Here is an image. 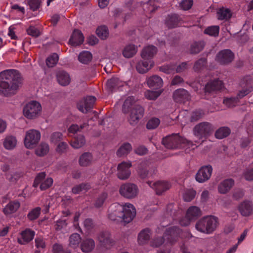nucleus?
Segmentation results:
<instances>
[{
	"label": "nucleus",
	"mask_w": 253,
	"mask_h": 253,
	"mask_svg": "<svg viewBox=\"0 0 253 253\" xmlns=\"http://www.w3.org/2000/svg\"><path fill=\"white\" fill-rule=\"evenodd\" d=\"M2 81L0 82V93L5 96L14 94L22 83L20 73L16 70H6L0 74Z\"/></svg>",
	"instance_id": "nucleus-1"
},
{
	"label": "nucleus",
	"mask_w": 253,
	"mask_h": 253,
	"mask_svg": "<svg viewBox=\"0 0 253 253\" xmlns=\"http://www.w3.org/2000/svg\"><path fill=\"white\" fill-rule=\"evenodd\" d=\"M134 98L130 96L125 100L123 106V111L124 113H128L129 110L131 111L128 121L132 125H135L138 123L144 112L143 108L139 105L134 104Z\"/></svg>",
	"instance_id": "nucleus-2"
},
{
	"label": "nucleus",
	"mask_w": 253,
	"mask_h": 253,
	"mask_svg": "<svg viewBox=\"0 0 253 253\" xmlns=\"http://www.w3.org/2000/svg\"><path fill=\"white\" fill-rule=\"evenodd\" d=\"M163 145L168 149H176L181 148L194 149L192 142L188 141L185 138L180 136L178 133L172 134L164 138L162 140Z\"/></svg>",
	"instance_id": "nucleus-3"
},
{
	"label": "nucleus",
	"mask_w": 253,
	"mask_h": 253,
	"mask_svg": "<svg viewBox=\"0 0 253 253\" xmlns=\"http://www.w3.org/2000/svg\"><path fill=\"white\" fill-rule=\"evenodd\" d=\"M217 226V218L213 216H207L201 219L196 225V229L203 233L210 234Z\"/></svg>",
	"instance_id": "nucleus-4"
},
{
	"label": "nucleus",
	"mask_w": 253,
	"mask_h": 253,
	"mask_svg": "<svg viewBox=\"0 0 253 253\" xmlns=\"http://www.w3.org/2000/svg\"><path fill=\"white\" fill-rule=\"evenodd\" d=\"M42 107L41 104L36 101H32L27 103L23 108L24 116L27 119L33 120L38 118L41 114Z\"/></svg>",
	"instance_id": "nucleus-5"
},
{
	"label": "nucleus",
	"mask_w": 253,
	"mask_h": 253,
	"mask_svg": "<svg viewBox=\"0 0 253 253\" xmlns=\"http://www.w3.org/2000/svg\"><path fill=\"white\" fill-rule=\"evenodd\" d=\"M213 129L211 125L208 122H203L197 125L193 129V133L199 141L204 138H206L213 131Z\"/></svg>",
	"instance_id": "nucleus-6"
},
{
	"label": "nucleus",
	"mask_w": 253,
	"mask_h": 253,
	"mask_svg": "<svg viewBox=\"0 0 253 253\" xmlns=\"http://www.w3.org/2000/svg\"><path fill=\"white\" fill-rule=\"evenodd\" d=\"M41 139V133L34 129H30L26 132L24 143L28 149H32L35 147Z\"/></svg>",
	"instance_id": "nucleus-7"
},
{
	"label": "nucleus",
	"mask_w": 253,
	"mask_h": 253,
	"mask_svg": "<svg viewBox=\"0 0 253 253\" xmlns=\"http://www.w3.org/2000/svg\"><path fill=\"white\" fill-rule=\"evenodd\" d=\"M119 192L122 196L126 198L132 199L137 196L139 190L135 184L126 183L121 185Z\"/></svg>",
	"instance_id": "nucleus-8"
},
{
	"label": "nucleus",
	"mask_w": 253,
	"mask_h": 253,
	"mask_svg": "<svg viewBox=\"0 0 253 253\" xmlns=\"http://www.w3.org/2000/svg\"><path fill=\"white\" fill-rule=\"evenodd\" d=\"M202 214L201 211L197 206H191L186 211V216L179 221L182 226H188L192 221L196 220Z\"/></svg>",
	"instance_id": "nucleus-9"
},
{
	"label": "nucleus",
	"mask_w": 253,
	"mask_h": 253,
	"mask_svg": "<svg viewBox=\"0 0 253 253\" xmlns=\"http://www.w3.org/2000/svg\"><path fill=\"white\" fill-rule=\"evenodd\" d=\"M123 207L119 203L112 204L108 210V217L113 221H123Z\"/></svg>",
	"instance_id": "nucleus-10"
},
{
	"label": "nucleus",
	"mask_w": 253,
	"mask_h": 253,
	"mask_svg": "<svg viewBox=\"0 0 253 253\" xmlns=\"http://www.w3.org/2000/svg\"><path fill=\"white\" fill-rule=\"evenodd\" d=\"M131 163L130 162H123L119 164L117 167V175L120 179L126 180L128 179L131 174L130 168Z\"/></svg>",
	"instance_id": "nucleus-11"
},
{
	"label": "nucleus",
	"mask_w": 253,
	"mask_h": 253,
	"mask_svg": "<svg viewBox=\"0 0 253 253\" xmlns=\"http://www.w3.org/2000/svg\"><path fill=\"white\" fill-rule=\"evenodd\" d=\"M53 182L52 178L47 177L45 178V173L41 172L36 176L33 185L37 187L39 184H41V189L45 190L50 187L52 185Z\"/></svg>",
	"instance_id": "nucleus-12"
},
{
	"label": "nucleus",
	"mask_w": 253,
	"mask_h": 253,
	"mask_svg": "<svg viewBox=\"0 0 253 253\" xmlns=\"http://www.w3.org/2000/svg\"><path fill=\"white\" fill-rule=\"evenodd\" d=\"M96 101V98L94 96H87L84 99L80 100L78 104V109L83 113H86L93 107Z\"/></svg>",
	"instance_id": "nucleus-13"
},
{
	"label": "nucleus",
	"mask_w": 253,
	"mask_h": 253,
	"mask_svg": "<svg viewBox=\"0 0 253 253\" xmlns=\"http://www.w3.org/2000/svg\"><path fill=\"white\" fill-rule=\"evenodd\" d=\"M212 172V168L211 165L201 167L196 175V180L200 183L205 182L210 179Z\"/></svg>",
	"instance_id": "nucleus-14"
},
{
	"label": "nucleus",
	"mask_w": 253,
	"mask_h": 253,
	"mask_svg": "<svg viewBox=\"0 0 253 253\" xmlns=\"http://www.w3.org/2000/svg\"><path fill=\"white\" fill-rule=\"evenodd\" d=\"M122 205L123 207V221L129 223L135 216V209L134 206L130 203H127Z\"/></svg>",
	"instance_id": "nucleus-15"
},
{
	"label": "nucleus",
	"mask_w": 253,
	"mask_h": 253,
	"mask_svg": "<svg viewBox=\"0 0 253 253\" xmlns=\"http://www.w3.org/2000/svg\"><path fill=\"white\" fill-rule=\"evenodd\" d=\"M234 57V54L230 50L225 49L218 53L216 60L221 64H226L232 62Z\"/></svg>",
	"instance_id": "nucleus-16"
},
{
	"label": "nucleus",
	"mask_w": 253,
	"mask_h": 253,
	"mask_svg": "<svg viewBox=\"0 0 253 253\" xmlns=\"http://www.w3.org/2000/svg\"><path fill=\"white\" fill-rule=\"evenodd\" d=\"M147 183L159 195L168 190L171 186L169 182L166 181H148Z\"/></svg>",
	"instance_id": "nucleus-17"
},
{
	"label": "nucleus",
	"mask_w": 253,
	"mask_h": 253,
	"mask_svg": "<svg viewBox=\"0 0 253 253\" xmlns=\"http://www.w3.org/2000/svg\"><path fill=\"white\" fill-rule=\"evenodd\" d=\"M154 62L151 59H143L140 60L136 65V69L140 74L146 73L154 66Z\"/></svg>",
	"instance_id": "nucleus-18"
},
{
	"label": "nucleus",
	"mask_w": 253,
	"mask_h": 253,
	"mask_svg": "<svg viewBox=\"0 0 253 253\" xmlns=\"http://www.w3.org/2000/svg\"><path fill=\"white\" fill-rule=\"evenodd\" d=\"M186 234V237H189L190 236V234L189 233H185ZM184 233H183L180 229L176 227H173L169 228L167 229L165 233V237L169 240L170 243L173 242V238H175L178 235L183 237L184 236ZM185 234V233H184Z\"/></svg>",
	"instance_id": "nucleus-19"
},
{
	"label": "nucleus",
	"mask_w": 253,
	"mask_h": 253,
	"mask_svg": "<svg viewBox=\"0 0 253 253\" xmlns=\"http://www.w3.org/2000/svg\"><path fill=\"white\" fill-rule=\"evenodd\" d=\"M234 185V181L232 179H226L221 181L218 185V193L222 194L227 193Z\"/></svg>",
	"instance_id": "nucleus-20"
},
{
	"label": "nucleus",
	"mask_w": 253,
	"mask_h": 253,
	"mask_svg": "<svg viewBox=\"0 0 253 253\" xmlns=\"http://www.w3.org/2000/svg\"><path fill=\"white\" fill-rule=\"evenodd\" d=\"M84 41V37L81 32L75 30L73 32L69 42L71 45L76 46L83 43Z\"/></svg>",
	"instance_id": "nucleus-21"
},
{
	"label": "nucleus",
	"mask_w": 253,
	"mask_h": 253,
	"mask_svg": "<svg viewBox=\"0 0 253 253\" xmlns=\"http://www.w3.org/2000/svg\"><path fill=\"white\" fill-rule=\"evenodd\" d=\"M173 98L175 102L181 103L188 100L190 96L185 89H178L173 92Z\"/></svg>",
	"instance_id": "nucleus-22"
},
{
	"label": "nucleus",
	"mask_w": 253,
	"mask_h": 253,
	"mask_svg": "<svg viewBox=\"0 0 253 253\" xmlns=\"http://www.w3.org/2000/svg\"><path fill=\"white\" fill-rule=\"evenodd\" d=\"M35 232L33 230L26 229L21 233V236L18 239V243L20 244H25L33 240Z\"/></svg>",
	"instance_id": "nucleus-23"
},
{
	"label": "nucleus",
	"mask_w": 253,
	"mask_h": 253,
	"mask_svg": "<svg viewBox=\"0 0 253 253\" xmlns=\"http://www.w3.org/2000/svg\"><path fill=\"white\" fill-rule=\"evenodd\" d=\"M157 52V49L155 46L148 45L143 48L141 53V56L143 59L153 60L152 59Z\"/></svg>",
	"instance_id": "nucleus-24"
},
{
	"label": "nucleus",
	"mask_w": 253,
	"mask_h": 253,
	"mask_svg": "<svg viewBox=\"0 0 253 253\" xmlns=\"http://www.w3.org/2000/svg\"><path fill=\"white\" fill-rule=\"evenodd\" d=\"M163 80L160 77L155 75L147 79V84L150 88L158 89L163 85Z\"/></svg>",
	"instance_id": "nucleus-25"
},
{
	"label": "nucleus",
	"mask_w": 253,
	"mask_h": 253,
	"mask_svg": "<svg viewBox=\"0 0 253 253\" xmlns=\"http://www.w3.org/2000/svg\"><path fill=\"white\" fill-rule=\"evenodd\" d=\"M222 86V82L219 80L211 81L205 85L204 87L205 92L206 93H210L213 90L220 89Z\"/></svg>",
	"instance_id": "nucleus-26"
},
{
	"label": "nucleus",
	"mask_w": 253,
	"mask_h": 253,
	"mask_svg": "<svg viewBox=\"0 0 253 253\" xmlns=\"http://www.w3.org/2000/svg\"><path fill=\"white\" fill-rule=\"evenodd\" d=\"M17 140L16 137L12 135L6 136L3 140V146L7 150H13L16 146Z\"/></svg>",
	"instance_id": "nucleus-27"
},
{
	"label": "nucleus",
	"mask_w": 253,
	"mask_h": 253,
	"mask_svg": "<svg viewBox=\"0 0 253 253\" xmlns=\"http://www.w3.org/2000/svg\"><path fill=\"white\" fill-rule=\"evenodd\" d=\"M232 15V12L229 8L222 7L217 10V17L218 20L227 21Z\"/></svg>",
	"instance_id": "nucleus-28"
},
{
	"label": "nucleus",
	"mask_w": 253,
	"mask_h": 253,
	"mask_svg": "<svg viewBox=\"0 0 253 253\" xmlns=\"http://www.w3.org/2000/svg\"><path fill=\"white\" fill-rule=\"evenodd\" d=\"M95 247L94 240L90 238H86L82 241L81 244V249L84 253H89Z\"/></svg>",
	"instance_id": "nucleus-29"
},
{
	"label": "nucleus",
	"mask_w": 253,
	"mask_h": 253,
	"mask_svg": "<svg viewBox=\"0 0 253 253\" xmlns=\"http://www.w3.org/2000/svg\"><path fill=\"white\" fill-rule=\"evenodd\" d=\"M124 84L125 83L120 81L118 78H113L107 81L106 87L109 91H113L119 87L123 86Z\"/></svg>",
	"instance_id": "nucleus-30"
},
{
	"label": "nucleus",
	"mask_w": 253,
	"mask_h": 253,
	"mask_svg": "<svg viewBox=\"0 0 253 253\" xmlns=\"http://www.w3.org/2000/svg\"><path fill=\"white\" fill-rule=\"evenodd\" d=\"M57 80L58 83L63 86H66L69 84L71 81V78L68 73L61 71L57 73Z\"/></svg>",
	"instance_id": "nucleus-31"
},
{
	"label": "nucleus",
	"mask_w": 253,
	"mask_h": 253,
	"mask_svg": "<svg viewBox=\"0 0 253 253\" xmlns=\"http://www.w3.org/2000/svg\"><path fill=\"white\" fill-rule=\"evenodd\" d=\"M93 162V157L92 154L89 152L83 153L79 160V163L81 166L86 167L90 165Z\"/></svg>",
	"instance_id": "nucleus-32"
},
{
	"label": "nucleus",
	"mask_w": 253,
	"mask_h": 253,
	"mask_svg": "<svg viewBox=\"0 0 253 253\" xmlns=\"http://www.w3.org/2000/svg\"><path fill=\"white\" fill-rule=\"evenodd\" d=\"M140 5L142 6L144 11L146 13L153 12L157 8L154 0H146L145 1H141Z\"/></svg>",
	"instance_id": "nucleus-33"
},
{
	"label": "nucleus",
	"mask_w": 253,
	"mask_h": 253,
	"mask_svg": "<svg viewBox=\"0 0 253 253\" xmlns=\"http://www.w3.org/2000/svg\"><path fill=\"white\" fill-rule=\"evenodd\" d=\"M252 210V205L249 201H244L239 206V210L244 216L249 215Z\"/></svg>",
	"instance_id": "nucleus-34"
},
{
	"label": "nucleus",
	"mask_w": 253,
	"mask_h": 253,
	"mask_svg": "<svg viewBox=\"0 0 253 253\" xmlns=\"http://www.w3.org/2000/svg\"><path fill=\"white\" fill-rule=\"evenodd\" d=\"M98 240L103 246H110L112 243L110 234L108 232L100 233L98 236Z\"/></svg>",
	"instance_id": "nucleus-35"
},
{
	"label": "nucleus",
	"mask_w": 253,
	"mask_h": 253,
	"mask_svg": "<svg viewBox=\"0 0 253 253\" xmlns=\"http://www.w3.org/2000/svg\"><path fill=\"white\" fill-rule=\"evenodd\" d=\"M241 88L239 90L237 94V97L241 99L252 91V87L248 83H243L241 84Z\"/></svg>",
	"instance_id": "nucleus-36"
},
{
	"label": "nucleus",
	"mask_w": 253,
	"mask_h": 253,
	"mask_svg": "<svg viewBox=\"0 0 253 253\" xmlns=\"http://www.w3.org/2000/svg\"><path fill=\"white\" fill-rule=\"evenodd\" d=\"M137 51V47L133 44H128L125 46L123 50V55L126 58H131Z\"/></svg>",
	"instance_id": "nucleus-37"
},
{
	"label": "nucleus",
	"mask_w": 253,
	"mask_h": 253,
	"mask_svg": "<svg viewBox=\"0 0 253 253\" xmlns=\"http://www.w3.org/2000/svg\"><path fill=\"white\" fill-rule=\"evenodd\" d=\"M20 203L17 201L11 202L8 203L3 209V212L6 215L15 212L19 208Z\"/></svg>",
	"instance_id": "nucleus-38"
},
{
	"label": "nucleus",
	"mask_w": 253,
	"mask_h": 253,
	"mask_svg": "<svg viewBox=\"0 0 253 253\" xmlns=\"http://www.w3.org/2000/svg\"><path fill=\"white\" fill-rule=\"evenodd\" d=\"M85 143L84 137L82 135H77L71 142V146L75 149H79L83 147Z\"/></svg>",
	"instance_id": "nucleus-39"
},
{
	"label": "nucleus",
	"mask_w": 253,
	"mask_h": 253,
	"mask_svg": "<svg viewBox=\"0 0 253 253\" xmlns=\"http://www.w3.org/2000/svg\"><path fill=\"white\" fill-rule=\"evenodd\" d=\"M180 18L176 14L169 16L166 21L167 25L170 28L179 26Z\"/></svg>",
	"instance_id": "nucleus-40"
},
{
	"label": "nucleus",
	"mask_w": 253,
	"mask_h": 253,
	"mask_svg": "<svg viewBox=\"0 0 253 253\" xmlns=\"http://www.w3.org/2000/svg\"><path fill=\"white\" fill-rule=\"evenodd\" d=\"M49 150V145L46 143L42 142L36 148L35 153L39 156H43L46 155Z\"/></svg>",
	"instance_id": "nucleus-41"
},
{
	"label": "nucleus",
	"mask_w": 253,
	"mask_h": 253,
	"mask_svg": "<svg viewBox=\"0 0 253 253\" xmlns=\"http://www.w3.org/2000/svg\"><path fill=\"white\" fill-rule=\"evenodd\" d=\"M69 241V246L76 249L79 247V244L81 243V236L78 233H74L70 236Z\"/></svg>",
	"instance_id": "nucleus-42"
},
{
	"label": "nucleus",
	"mask_w": 253,
	"mask_h": 253,
	"mask_svg": "<svg viewBox=\"0 0 253 253\" xmlns=\"http://www.w3.org/2000/svg\"><path fill=\"white\" fill-rule=\"evenodd\" d=\"M150 231L145 229L141 231L138 236V242L140 244L146 243L150 239Z\"/></svg>",
	"instance_id": "nucleus-43"
},
{
	"label": "nucleus",
	"mask_w": 253,
	"mask_h": 253,
	"mask_svg": "<svg viewBox=\"0 0 253 253\" xmlns=\"http://www.w3.org/2000/svg\"><path fill=\"white\" fill-rule=\"evenodd\" d=\"M92 58L91 53L88 51L81 52L78 56L80 62L84 64H87L91 61Z\"/></svg>",
	"instance_id": "nucleus-44"
},
{
	"label": "nucleus",
	"mask_w": 253,
	"mask_h": 253,
	"mask_svg": "<svg viewBox=\"0 0 253 253\" xmlns=\"http://www.w3.org/2000/svg\"><path fill=\"white\" fill-rule=\"evenodd\" d=\"M132 149L131 145L128 143H124L117 151L118 156L121 157L129 153Z\"/></svg>",
	"instance_id": "nucleus-45"
},
{
	"label": "nucleus",
	"mask_w": 253,
	"mask_h": 253,
	"mask_svg": "<svg viewBox=\"0 0 253 253\" xmlns=\"http://www.w3.org/2000/svg\"><path fill=\"white\" fill-rule=\"evenodd\" d=\"M230 133V130L227 127H221L217 129L215 133V136L218 139H222L227 136Z\"/></svg>",
	"instance_id": "nucleus-46"
},
{
	"label": "nucleus",
	"mask_w": 253,
	"mask_h": 253,
	"mask_svg": "<svg viewBox=\"0 0 253 253\" xmlns=\"http://www.w3.org/2000/svg\"><path fill=\"white\" fill-rule=\"evenodd\" d=\"M96 34L101 39H106L109 35L108 29L105 26H101L96 29Z\"/></svg>",
	"instance_id": "nucleus-47"
},
{
	"label": "nucleus",
	"mask_w": 253,
	"mask_h": 253,
	"mask_svg": "<svg viewBox=\"0 0 253 253\" xmlns=\"http://www.w3.org/2000/svg\"><path fill=\"white\" fill-rule=\"evenodd\" d=\"M219 27L218 26H211L207 27L204 31L206 34L211 36L216 37L218 35Z\"/></svg>",
	"instance_id": "nucleus-48"
},
{
	"label": "nucleus",
	"mask_w": 253,
	"mask_h": 253,
	"mask_svg": "<svg viewBox=\"0 0 253 253\" xmlns=\"http://www.w3.org/2000/svg\"><path fill=\"white\" fill-rule=\"evenodd\" d=\"M63 139L62 133L60 132H54L50 136L49 140L51 143L56 144L60 142Z\"/></svg>",
	"instance_id": "nucleus-49"
},
{
	"label": "nucleus",
	"mask_w": 253,
	"mask_h": 253,
	"mask_svg": "<svg viewBox=\"0 0 253 253\" xmlns=\"http://www.w3.org/2000/svg\"><path fill=\"white\" fill-rule=\"evenodd\" d=\"M59 57L56 53H53L48 57L46 60V63L48 67H52L57 63Z\"/></svg>",
	"instance_id": "nucleus-50"
},
{
	"label": "nucleus",
	"mask_w": 253,
	"mask_h": 253,
	"mask_svg": "<svg viewBox=\"0 0 253 253\" xmlns=\"http://www.w3.org/2000/svg\"><path fill=\"white\" fill-rule=\"evenodd\" d=\"M161 90L152 91L147 90L145 92V97L149 100H155L161 94Z\"/></svg>",
	"instance_id": "nucleus-51"
},
{
	"label": "nucleus",
	"mask_w": 253,
	"mask_h": 253,
	"mask_svg": "<svg viewBox=\"0 0 253 253\" xmlns=\"http://www.w3.org/2000/svg\"><path fill=\"white\" fill-rule=\"evenodd\" d=\"M204 46L203 42H195L191 45L190 51L192 53H197L203 48Z\"/></svg>",
	"instance_id": "nucleus-52"
},
{
	"label": "nucleus",
	"mask_w": 253,
	"mask_h": 253,
	"mask_svg": "<svg viewBox=\"0 0 253 253\" xmlns=\"http://www.w3.org/2000/svg\"><path fill=\"white\" fill-rule=\"evenodd\" d=\"M196 195V191L192 189H188L185 191L183 193V199L186 202L191 201L194 199Z\"/></svg>",
	"instance_id": "nucleus-53"
},
{
	"label": "nucleus",
	"mask_w": 253,
	"mask_h": 253,
	"mask_svg": "<svg viewBox=\"0 0 253 253\" xmlns=\"http://www.w3.org/2000/svg\"><path fill=\"white\" fill-rule=\"evenodd\" d=\"M160 120L157 118L150 119L147 124V128L149 129H155L160 125Z\"/></svg>",
	"instance_id": "nucleus-54"
},
{
	"label": "nucleus",
	"mask_w": 253,
	"mask_h": 253,
	"mask_svg": "<svg viewBox=\"0 0 253 253\" xmlns=\"http://www.w3.org/2000/svg\"><path fill=\"white\" fill-rule=\"evenodd\" d=\"M12 13L17 14L18 18H22L25 13V9L23 7H21L17 4H14L12 6Z\"/></svg>",
	"instance_id": "nucleus-55"
},
{
	"label": "nucleus",
	"mask_w": 253,
	"mask_h": 253,
	"mask_svg": "<svg viewBox=\"0 0 253 253\" xmlns=\"http://www.w3.org/2000/svg\"><path fill=\"white\" fill-rule=\"evenodd\" d=\"M238 100L239 98L237 97L226 98L223 100V103L228 107H232L237 104Z\"/></svg>",
	"instance_id": "nucleus-56"
},
{
	"label": "nucleus",
	"mask_w": 253,
	"mask_h": 253,
	"mask_svg": "<svg viewBox=\"0 0 253 253\" xmlns=\"http://www.w3.org/2000/svg\"><path fill=\"white\" fill-rule=\"evenodd\" d=\"M41 210L40 207H37L32 210L28 214V218L31 220L37 218L41 213Z\"/></svg>",
	"instance_id": "nucleus-57"
},
{
	"label": "nucleus",
	"mask_w": 253,
	"mask_h": 253,
	"mask_svg": "<svg viewBox=\"0 0 253 253\" xmlns=\"http://www.w3.org/2000/svg\"><path fill=\"white\" fill-rule=\"evenodd\" d=\"M90 185L88 184H82L77 185L72 188V192L74 194H79L81 192L89 189Z\"/></svg>",
	"instance_id": "nucleus-58"
},
{
	"label": "nucleus",
	"mask_w": 253,
	"mask_h": 253,
	"mask_svg": "<svg viewBox=\"0 0 253 253\" xmlns=\"http://www.w3.org/2000/svg\"><path fill=\"white\" fill-rule=\"evenodd\" d=\"M193 0H182L179 3L181 9L187 10L190 9L193 5Z\"/></svg>",
	"instance_id": "nucleus-59"
},
{
	"label": "nucleus",
	"mask_w": 253,
	"mask_h": 253,
	"mask_svg": "<svg viewBox=\"0 0 253 253\" xmlns=\"http://www.w3.org/2000/svg\"><path fill=\"white\" fill-rule=\"evenodd\" d=\"M68 148V144L65 142H60L58 143L56 148V151L59 154L65 153Z\"/></svg>",
	"instance_id": "nucleus-60"
},
{
	"label": "nucleus",
	"mask_w": 253,
	"mask_h": 253,
	"mask_svg": "<svg viewBox=\"0 0 253 253\" xmlns=\"http://www.w3.org/2000/svg\"><path fill=\"white\" fill-rule=\"evenodd\" d=\"M175 67L173 65H165L160 68V70L166 74H171L174 72Z\"/></svg>",
	"instance_id": "nucleus-61"
},
{
	"label": "nucleus",
	"mask_w": 253,
	"mask_h": 253,
	"mask_svg": "<svg viewBox=\"0 0 253 253\" xmlns=\"http://www.w3.org/2000/svg\"><path fill=\"white\" fill-rule=\"evenodd\" d=\"M107 197V193L105 192H103L97 198L95 204V207L97 208L101 207L103 205Z\"/></svg>",
	"instance_id": "nucleus-62"
},
{
	"label": "nucleus",
	"mask_w": 253,
	"mask_h": 253,
	"mask_svg": "<svg viewBox=\"0 0 253 253\" xmlns=\"http://www.w3.org/2000/svg\"><path fill=\"white\" fill-rule=\"evenodd\" d=\"M27 33L28 35H31L33 37H38L40 34V31L37 28L34 26H30L27 29Z\"/></svg>",
	"instance_id": "nucleus-63"
},
{
	"label": "nucleus",
	"mask_w": 253,
	"mask_h": 253,
	"mask_svg": "<svg viewBox=\"0 0 253 253\" xmlns=\"http://www.w3.org/2000/svg\"><path fill=\"white\" fill-rule=\"evenodd\" d=\"M35 245L37 249L40 250L45 248V244L43 239L37 238L35 239Z\"/></svg>",
	"instance_id": "nucleus-64"
}]
</instances>
